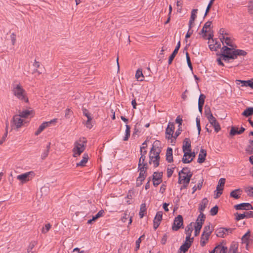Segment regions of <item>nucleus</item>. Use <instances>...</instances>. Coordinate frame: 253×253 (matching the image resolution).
<instances>
[{
    "instance_id": "1",
    "label": "nucleus",
    "mask_w": 253,
    "mask_h": 253,
    "mask_svg": "<svg viewBox=\"0 0 253 253\" xmlns=\"http://www.w3.org/2000/svg\"><path fill=\"white\" fill-rule=\"evenodd\" d=\"M12 91L17 99L26 103L28 102L29 99L27 93L20 84H13Z\"/></svg>"
},
{
    "instance_id": "2",
    "label": "nucleus",
    "mask_w": 253,
    "mask_h": 253,
    "mask_svg": "<svg viewBox=\"0 0 253 253\" xmlns=\"http://www.w3.org/2000/svg\"><path fill=\"white\" fill-rule=\"evenodd\" d=\"M221 57L225 62H229L230 59H236L235 56V49L226 46H223L221 49Z\"/></svg>"
},
{
    "instance_id": "3",
    "label": "nucleus",
    "mask_w": 253,
    "mask_h": 253,
    "mask_svg": "<svg viewBox=\"0 0 253 253\" xmlns=\"http://www.w3.org/2000/svg\"><path fill=\"white\" fill-rule=\"evenodd\" d=\"M86 140L83 137L77 141L74 144V147L73 149V157H77L80 156L85 149Z\"/></svg>"
},
{
    "instance_id": "4",
    "label": "nucleus",
    "mask_w": 253,
    "mask_h": 253,
    "mask_svg": "<svg viewBox=\"0 0 253 253\" xmlns=\"http://www.w3.org/2000/svg\"><path fill=\"white\" fill-rule=\"evenodd\" d=\"M192 175L193 173L188 168H183L178 173V183L181 184L183 182L189 183Z\"/></svg>"
},
{
    "instance_id": "5",
    "label": "nucleus",
    "mask_w": 253,
    "mask_h": 253,
    "mask_svg": "<svg viewBox=\"0 0 253 253\" xmlns=\"http://www.w3.org/2000/svg\"><path fill=\"white\" fill-rule=\"evenodd\" d=\"M35 175L34 171H31L17 176V179L24 183L32 179Z\"/></svg>"
},
{
    "instance_id": "6",
    "label": "nucleus",
    "mask_w": 253,
    "mask_h": 253,
    "mask_svg": "<svg viewBox=\"0 0 253 253\" xmlns=\"http://www.w3.org/2000/svg\"><path fill=\"white\" fill-rule=\"evenodd\" d=\"M22 118L18 114L15 115L12 118V120L11 123V126L12 129H18L21 127L23 124V120Z\"/></svg>"
},
{
    "instance_id": "7",
    "label": "nucleus",
    "mask_w": 253,
    "mask_h": 253,
    "mask_svg": "<svg viewBox=\"0 0 253 253\" xmlns=\"http://www.w3.org/2000/svg\"><path fill=\"white\" fill-rule=\"evenodd\" d=\"M234 230V228L220 227L215 230V234L218 237L224 238L230 233H232Z\"/></svg>"
},
{
    "instance_id": "8",
    "label": "nucleus",
    "mask_w": 253,
    "mask_h": 253,
    "mask_svg": "<svg viewBox=\"0 0 253 253\" xmlns=\"http://www.w3.org/2000/svg\"><path fill=\"white\" fill-rule=\"evenodd\" d=\"M183 220L182 215H178L174 219L172 230L173 231L178 230L183 226Z\"/></svg>"
},
{
    "instance_id": "9",
    "label": "nucleus",
    "mask_w": 253,
    "mask_h": 253,
    "mask_svg": "<svg viewBox=\"0 0 253 253\" xmlns=\"http://www.w3.org/2000/svg\"><path fill=\"white\" fill-rule=\"evenodd\" d=\"M235 220L239 221L244 218H250L253 217V211H247L244 212L243 213H239L236 212L235 213Z\"/></svg>"
},
{
    "instance_id": "10",
    "label": "nucleus",
    "mask_w": 253,
    "mask_h": 253,
    "mask_svg": "<svg viewBox=\"0 0 253 253\" xmlns=\"http://www.w3.org/2000/svg\"><path fill=\"white\" fill-rule=\"evenodd\" d=\"M242 243L246 244V248L248 250L249 245L253 242V239L251 238V231L248 230L247 232L242 237Z\"/></svg>"
},
{
    "instance_id": "11",
    "label": "nucleus",
    "mask_w": 253,
    "mask_h": 253,
    "mask_svg": "<svg viewBox=\"0 0 253 253\" xmlns=\"http://www.w3.org/2000/svg\"><path fill=\"white\" fill-rule=\"evenodd\" d=\"M195 157V152L187 151L184 153V156L182 159V161L184 164L189 163L193 161Z\"/></svg>"
},
{
    "instance_id": "12",
    "label": "nucleus",
    "mask_w": 253,
    "mask_h": 253,
    "mask_svg": "<svg viewBox=\"0 0 253 253\" xmlns=\"http://www.w3.org/2000/svg\"><path fill=\"white\" fill-rule=\"evenodd\" d=\"M162 217L163 212L162 211H158L153 220V228L154 230H156L159 226L162 220Z\"/></svg>"
},
{
    "instance_id": "13",
    "label": "nucleus",
    "mask_w": 253,
    "mask_h": 253,
    "mask_svg": "<svg viewBox=\"0 0 253 253\" xmlns=\"http://www.w3.org/2000/svg\"><path fill=\"white\" fill-rule=\"evenodd\" d=\"M234 208L236 210H246L249 211L253 210V207L249 203H243L234 206Z\"/></svg>"
},
{
    "instance_id": "14",
    "label": "nucleus",
    "mask_w": 253,
    "mask_h": 253,
    "mask_svg": "<svg viewBox=\"0 0 253 253\" xmlns=\"http://www.w3.org/2000/svg\"><path fill=\"white\" fill-rule=\"evenodd\" d=\"M210 118L208 119L211 125L212 126L216 132H218L221 129L219 124L213 116H210Z\"/></svg>"
},
{
    "instance_id": "15",
    "label": "nucleus",
    "mask_w": 253,
    "mask_h": 253,
    "mask_svg": "<svg viewBox=\"0 0 253 253\" xmlns=\"http://www.w3.org/2000/svg\"><path fill=\"white\" fill-rule=\"evenodd\" d=\"M160 150L158 147L155 148L154 146L152 147L150 153L149 159L150 160H153L155 158H160Z\"/></svg>"
},
{
    "instance_id": "16",
    "label": "nucleus",
    "mask_w": 253,
    "mask_h": 253,
    "mask_svg": "<svg viewBox=\"0 0 253 253\" xmlns=\"http://www.w3.org/2000/svg\"><path fill=\"white\" fill-rule=\"evenodd\" d=\"M191 140L189 138H185L183 142L182 150L184 152L191 151Z\"/></svg>"
},
{
    "instance_id": "17",
    "label": "nucleus",
    "mask_w": 253,
    "mask_h": 253,
    "mask_svg": "<svg viewBox=\"0 0 253 253\" xmlns=\"http://www.w3.org/2000/svg\"><path fill=\"white\" fill-rule=\"evenodd\" d=\"M193 240H194L193 238H192L191 240H190L188 241H186V240L184 243L183 244H182L180 247L179 250H180V252H182V253H185V252L188 251L189 248L191 246V244L193 241Z\"/></svg>"
},
{
    "instance_id": "18",
    "label": "nucleus",
    "mask_w": 253,
    "mask_h": 253,
    "mask_svg": "<svg viewBox=\"0 0 253 253\" xmlns=\"http://www.w3.org/2000/svg\"><path fill=\"white\" fill-rule=\"evenodd\" d=\"M174 126L173 123H169L167 128L166 130V134L169 135V136L168 137H167V138L168 139H170V138H171L173 137V134L174 132Z\"/></svg>"
},
{
    "instance_id": "19",
    "label": "nucleus",
    "mask_w": 253,
    "mask_h": 253,
    "mask_svg": "<svg viewBox=\"0 0 253 253\" xmlns=\"http://www.w3.org/2000/svg\"><path fill=\"white\" fill-rule=\"evenodd\" d=\"M138 168L140 171L138 177L145 179L147 176L146 171L148 169V167H146V164H144L142 166H141L140 164H139L138 165Z\"/></svg>"
},
{
    "instance_id": "20",
    "label": "nucleus",
    "mask_w": 253,
    "mask_h": 253,
    "mask_svg": "<svg viewBox=\"0 0 253 253\" xmlns=\"http://www.w3.org/2000/svg\"><path fill=\"white\" fill-rule=\"evenodd\" d=\"M193 230V229L192 222H191L189 224H188V226H186L185 228V232L186 235L185 239H186V241H188L190 240H191V236Z\"/></svg>"
},
{
    "instance_id": "21",
    "label": "nucleus",
    "mask_w": 253,
    "mask_h": 253,
    "mask_svg": "<svg viewBox=\"0 0 253 253\" xmlns=\"http://www.w3.org/2000/svg\"><path fill=\"white\" fill-rule=\"evenodd\" d=\"M227 248L226 247L218 245L212 251V253H227Z\"/></svg>"
},
{
    "instance_id": "22",
    "label": "nucleus",
    "mask_w": 253,
    "mask_h": 253,
    "mask_svg": "<svg viewBox=\"0 0 253 253\" xmlns=\"http://www.w3.org/2000/svg\"><path fill=\"white\" fill-rule=\"evenodd\" d=\"M198 11V9H194L191 11V15L190 18V20L189 21V29H191L193 26L194 22L197 17V13Z\"/></svg>"
},
{
    "instance_id": "23",
    "label": "nucleus",
    "mask_w": 253,
    "mask_h": 253,
    "mask_svg": "<svg viewBox=\"0 0 253 253\" xmlns=\"http://www.w3.org/2000/svg\"><path fill=\"white\" fill-rule=\"evenodd\" d=\"M180 47V42L179 41L177 44V45L176 46L174 51L171 54V55L169 56V59L168 63L169 65L171 64L172 63V60H173L174 58L175 57L176 55L177 54L178 51Z\"/></svg>"
},
{
    "instance_id": "24",
    "label": "nucleus",
    "mask_w": 253,
    "mask_h": 253,
    "mask_svg": "<svg viewBox=\"0 0 253 253\" xmlns=\"http://www.w3.org/2000/svg\"><path fill=\"white\" fill-rule=\"evenodd\" d=\"M207 156L206 150L204 149H201L200 151V153L198 156L197 162L199 163H203L205 162L206 157Z\"/></svg>"
},
{
    "instance_id": "25",
    "label": "nucleus",
    "mask_w": 253,
    "mask_h": 253,
    "mask_svg": "<svg viewBox=\"0 0 253 253\" xmlns=\"http://www.w3.org/2000/svg\"><path fill=\"white\" fill-rule=\"evenodd\" d=\"M21 118H27L29 116L34 115L33 110H25L22 111H19L18 114Z\"/></svg>"
},
{
    "instance_id": "26",
    "label": "nucleus",
    "mask_w": 253,
    "mask_h": 253,
    "mask_svg": "<svg viewBox=\"0 0 253 253\" xmlns=\"http://www.w3.org/2000/svg\"><path fill=\"white\" fill-rule=\"evenodd\" d=\"M242 192V190L240 188H238L231 191L230 194V196L235 199H238L240 198Z\"/></svg>"
},
{
    "instance_id": "27",
    "label": "nucleus",
    "mask_w": 253,
    "mask_h": 253,
    "mask_svg": "<svg viewBox=\"0 0 253 253\" xmlns=\"http://www.w3.org/2000/svg\"><path fill=\"white\" fill-rule=\"evenodd\" d=\"M208 204V200L206 198H204L202 200V201L200 204V206H199V211L200 213H203V212L205 210Z\"/></svg>"
},
{
    "instance_id": "28",
    "label": "nucleus",
    "mask_w": 253,
    "mask_h": 253,
    "mask_svg": "<svg viewBox=\"0 0 253 253\" xmlns=\"http://www.w3.org/2000/svg\"><path fill=\"white\" fill-rule=\"evenodd\" d=\"M166 160L169 163L173 162L172 149L168 147L166 152Z\"/></svg>"
},
{
    "instance_id": "29",
    "label": "nucleus",
    "mask_w": 253,
    "mask_h": 253,
    "mask_svg": "<svg viewBox=\"0 0 253 253\" xmlns=\"http://www.w3.org/2000/svg\"><path fill=\"white\" fill-rule=\"evenodd\" d=\"M56 121L57 119H54L49 122H44L40 125L39 128L42 131L46 127L48 126L50 124H52V123L56 122Z\"/></svg>"
},
{
    "instance_id": "30",
    "label": "nucleus",
    "mask_w": 253,
    "mask_h": 253,
    "mask_svg": "<svg viewBox=\"0 0 253 253\" xmlns=\"http://www.w3.org/2000/svg\"><path fill=\"white\" fill-rule=\"evenodd\" d=\"M210 228V225H207L204 227L202 234L206 235V240H209V237L212 233V230H211Z\"/></svg>"
},
{
    "instance_id": "31",
    "label": "nucleus",
    "mask_w": 253,
    "mask_h": 253,
    "mask_svg": "<svg viewBox=\"0 0 253 253\" xmlns=\"http://www.w3.org/2000/svg\"><path fill=\"white\" fill-rule=\"evenodd\" d=\"M88 156L87 154H84L82 160L78 163L77 164V167H84L87 162Z\"/></svg>"
},
{
    "instance_id": "32",
    "label": "nucleus",
    "mask_w": 253,
    "mask_h": 253,
    "mask_svg": "<svg viewBox=\"0 0 253 253\" xmlns=\"http://www.w3.org/2000/svg\"><path fill=\"white\" fill-rule=\"evenodd\" d=\"M146 204L143 203L140 205V211L139 215L140 218H142L144 216L145 214L146 213Z\"/></svg>"
},
{
    "instance_id": "33",
    "label": "nucleus",
    "mask_w": 253,
    "mask_h": 253,
    "mask_svg": "<svg viewBox=\"0 0 253 253\" xmlns=\"http://www.w3.org/2000/svg\"><path fill=\"white\" fill-rule=\"evenodd\" d=\"M237 81L242 84V86H250L252 88V86H253V79L248 81L237 80Z\"/></svg>"
},
{
    "instance_id": "34",
    "label": "nucleus",
    "mask_w": 253,
    "mask_h": 253,
    "mask_svg": "<svg viewBox=\"0 0 253 253\" xmlns=\"http://www.w3.org/2000/svg\"><path fill=\"white\" fill-rule=\"evenodd\" d=\"M249 144L247 146L246 148V151L249 154H253V140H249Z\"/></svg>"
},
{
    "instance_id": "35",
    "label": "nucleus",
    "mask_w": 253,
    "mask_h": 253,
    "mask_svg": "<svg viewBox=\"0 0 253 253\" xmlns=\"http://www.w3.org/2000/svg\"><path fill=\"white\" fill-rule=\"evenodd\" d=\"M253 114V107H248L242 113V115L245 117H249Z\"/></svg>"
},
{
    "instance_id": "36",
    "label": "nucleus",
    "mask_w": 253,
    "mask_h": 253,
    "mask_svg": "<svg viewBox=\"0 0 253 253\" xmlns=\"http://www.w3.org/2000/svg\"><path fill=\"white\" fill-rule=\"evenodd\" d=\"M203 223L202 222H197L196 225L195 226L194 235L197 236L200 232V230L202 227Z\"/></svg>"
},
{
    "instance_id": "37",
    "label": "nucleus",
    "mask_w": 253,
    "mask_h": 253,
    "mask_svg": "<svg viewBox=\"0 0 253 253\" xmlns=\"http://www.w3.org/2000/svg\"><path fill=\"white\" fill-rule=\"evenodd\" d=\"M135 77L136 79L139 81H143L144 80V77L142 73V71L141 69H138L136 71Z\"/></svg>"
},
{
    "instance_id": "38",
    "label": "nucleus",
    "mask_w": 253,
    "mask_h": 253,
    "mask_svg": "<svg viewBox=\"0 0 253 253\" xmlns=\"http://www.w3.org/2000/svg\"><path fill=\"white\" fill-rule=\"evenodd\" d=\"M220 43L217 41L215 42L214 44L210 43L209 45L210 49L212 51L217 50L218 48H220Z\"/></svg>"
},
{
    "instance_id": "39",
    "label": "nucleus",
    "mask_w": 253,
    "mask_h": 253,
    "mask_svg": "<svg viewBox=\"0 0 253 253\" xmlns=\"http://www.w3.org/2000/svg\"><path fill=\"white\" fill-rule=\"evenodd\" d=\"M126 134L125 137L123 138L124 141H127L129 137H130V127L128 125H126Z\"/></svg>"
},
{
    "instance_id": "40",
    "label": "nucleus",
    "mask_w": 253,
    "mask_h": 253,
    "mask_svg": "<svg viewBox=\"0 0 253 253\" xmlns=\"http://www.w3.org/2000/svg\"><path fill=\"white\" fill-rule=\"evenodd\" d=\"M162 172H154L153 174V179L157 180V181L162 180Z\"/></svg>"
},
{
    "instance_id": "41",
    "label": "nucleus",
    "mask_w": 253,
    "mask_h": 253,
    "mask_svg": "<svg viewBox=\"0 0 253 253\" xmlns=\"http://www.w3.org/2000/svg\"><path fill=\"white\" fill-rule=\"evenodd\" d=\"M225 41V43L228 46L233 47L234 45L232 43V41L230 37H224V39H222V41Z\"/></svg>"
},
{
    "instance_id": "42",
    "label": "nucleus",
    "mask_w": 253,
    "mask_h": 253,
    "mask_svg": "<svg viewBox=\"0 0 253 253\" xmlns=\"http://www.w3.org/2000/svg\"><path fill=\"white\" fill-rule=\"evenodd\" d=\"M235 56H236V58L238 55H242L245 56L247 55V53L246 51L241 49H235Z\"/></svg>"
},
{
    "instance_id": "43",
    "label": "nucleus",
    "mask_w": 253,
    "mask_h": 253,
    "mask_svg": "<svg viewBox=\"0 0 253 253\" xmlns=\"http://www.w3.org/2000/svg\"><path fill=\"white\" fill-rule=\"evenodd\" d=\"M203 179H202L201 182H198V183L197 184V186L195 185L193 186V187L192 188V190H193V191L192 192V194H194L195 192V191L197 190V189L200 190L201 189L202 185H203Z\"/></svg>"
},
{
    "instance_id": "44",
    "label": "nucleus",
    "mask_w": 253,
    "mask_h": 253,
    "mask_svg": "<svg viewBox=\"0 0 253 253\" xmlns=\"http://www.w3.org/2000/svg\"><path fill=\"white\" fill-rule=\"evenodd\" d=\"M248 10L250 14H253V0H250L248 2Z\"/></svg>"
},
{
    "instance_id": "45",
    "label": "nucleus",
    "mask_w": 253,
    "mask_h": 253,
    "mask_svg": "<svg viewBox=\"0 0 253 253\" xmlns=\"http://www.w3.org/2000/svg\"><path fill=\"white\" fill-rule=\"evenodd\" d=\"M205 114L206 115V117L208 119L210 118V116H213L212 114L210 108L209 107H207V106H205Z\"/></svg>"
},
{
    "instance_id": "46",
    "label": "nucleus",
    "mask_w": 253,
    "mask_h": 253,
    "mask_svg": "<svg viewBox=\"0 0 253 253\" xmlns=\"http://www.w3.org/2000/svg\"><path fill=\"white\" fill-rule=\"evenodd\" d=\"M219 38L222 42H223L222 39H224L225 35H228V34L225 32L224 29L221 28L219 30Z\"/></svg>"
},
{
    "instance_id": "47",
    "label": "nucleus",
    "mask_w": 253,
    "mask_h": 253,
    "mask_svg": "<svg viewBox=\"0 0 253 253\" xmlns=\"http://www.w3.org/2000/svg\"><path fill=\"white\" fill-rule=\"evenodd\" d=\"M206 235L203 234H202L200 240V245L202 247H204L206 245L207 241L209 240H206Z\"/></svg>"
},
{
    "instance_id": "48",
    "label": "nucleus",
    "mask_w": 253,
    "mask_h": 253,
    "mask_svg": "<svg viewBox=\"0 0 253 253\" xmlns=\"http://www.w3.org/2000/svg\"><path fill=\"white\" fill-rule=\"evenodd\" d=\"M206 218L205 215L203 213H200V214L199 215L197 219L196 220V224H197V222H202L203 224L204 221H205V219Z\"/></svg>"
},
{
    "instance_id": "49",
    "label": "nucleus",
    "mask_w": 253,
    "mask_h": 253,
    "mask_svg": "<svg viewBox=\"0 0 253 253\" xmlns=\"http://www.w3.org/2000/svg\"><path fill=\"white\" fill-rule=\"evenodd\" d=\"M238 247L236 244H232L230 246L228 253H237Z\"/></svg>"
},
{
    "instance_id": "50",
    "label": "nucleus",
    "mask_w": 253,
    "mask_h": 253,
    "mask_svg": "<svg viewBox=\"0 0 253 253\" xmlns=\"http://www.w3.org/2000/svg\"><path fill=\"white\" fill-rule=\"evenodd\" d=\"M145 237V235H143L141 236L136 241L135 244H136V247H135V251H137L140 247V244L141 242L142 239H144Z\"/></svg>"
},
{
    "instance_id": "51",
    "label": "nucleus",
    "mask_w": 253,
    "mask_h": 253,
    "mask_svg": "<svg viewBox=\"0 0 253 253\" xmlns=\"http://www.w3.org/2000/svg\"><path fill=\"white\" fill-rule=\"evenodd\" d=\"M51 225L50 223H47L45 225V227H43L42 230V232L43 234H46L48 232L49 229L51 228Z\"/></svg>"
},
{
    "instance_id": "52",
    "label": "nucleus",
    "mask_w": 253,
    "mask_h": 253,
    "mask_svg": "<svg viewBox=\"0 0 253 253\" xmlns=\"http://www.w3.org/2000/svg\"><path fill=\"white\" fill-rule=\"evenodd\" d=\"M206 96L203 94H201L198 100V105H203L205 102Z\"/></svg>"
},
{
    "instance_id": "53",
    "label": "nucleus",
    "mask_w": 253,
    "mask_h": 253,
    "mask_svg": "<svg viewBox=\"0 0 253 253\" xmlns=\"http://www.w3.org/2000/svg\"><path fill=\"white\" fill-rule=\"evenodd\" d=\"M186 60L187 63L188 64V67L190 69L191 71L193 70L192 65L190 60V58L189 57V54L187 52H186Z\"/></svg>"
},
{
    "instance_id": "54",
    "label": "nucleus",
    "mask_w": 253,
    "mask_h": 253,
    "mask_svg": "<svg viewBox=\"0 0 253 253\" xmlns=\"http://www.w3.org/2000/svg\"><path fill=\"white\" fill-rule=\"evenodd\" d=\"M159 160L160 158H155L153 159V160L149 161V163L151 164L152 162H153L154 164V167L155 168H156L159 166Z\"/></svg>"
},
{
    "instance_id": "55",
    "label": "nucleus",
    "mask_w": 253,
    "mask_h": 253,
    "mask_svg": "<svg viewBox=\"0 0 253 253\" xmlns=\"http://www.w3.org/2000/svg\"><path fill=\"white\" fill-rule=\"evenodd\" d=\"M218 207L217 206H215L210 211L211 215L212 216L216 215L218 212Z\"/></svg>"
},
{
    "instance_id": "56",
    "label": "nucleus",
    "mask_w": 253,
    "mask_h": 253,
    "mask_svg": "<svg viewBox=\"0 0 253 253\" xmlns=\"http://www.w3.org/2000/svg\"><path fill=\"white\" fill-rule=\"evenodd\" d=\"M237 132H239L238 128L237 127L232 126L230 130V134L231 135L239 134V133H236Z\"/></svg>"
},
{
    "instance_id": "57",
    "label": "nucleus",
    "mask_w": 253,
    "mask_h": 253,
    "mask_svg": "<svg viewBox=\"0 0 253 253\" xmlns=\"http://www.w3.org/2000/svg\"><path fill=\"white\" fill-rule=\"evenodd\" d=\"M146 156H141L139 160L138 165L140 164L141 166H143L144 164H146V167H147V163L145 162Z\"/></svg>"
},
{
    "instance_id": "58",
    "label": "nucleus",
    "mask_w": 253,
    "mask_h": 253,
    "mask_svg": "<svg viewBox=\"0 0 253 253\" xmlns=\"http://www.w3.org/2000/svg\"><path fill=\"white\" fill-rule=\"evenodd\" d=\"M245 191L249 196H253V187H249L245 189Z\"/></svg>"
},
{
    "instance_id": "59",
    "label": "nucleus",
    "mask_w": 253,
    "mask_h": 253,
    "mask_svg": "<svg viewBox=\"0 0 253 253\" xmlns=\"http://www.w3.org/2000/svg\"><path fill=\"white\" fill-rule=\"evenodd\" d=\"M36 245V242H35V241L31 242L30 243V244L27 248V252L28 253L30 252L33 250V249L34 248V247Z\"/></svg>"
},
{
    "instance_id": "60",
    "label": "nucleus",
    "mask_w": 253,
    "mask_h": 253,
    "mask_svg": "<svg viewBox=\"0 0 253 253\" xmlns=\"http://www.w3.org/2000/svg\"><path fill=\"white\" fill-rule=\"evenodd\" d=\"M145 178H142L138 177L136 179V185L137 187L140 186L142 184V182L144 180Z\"/></svg>"
},
{
    "instance_id": "61",
    "label": "nucleus",
    "mask_w": 253,
    "mask_h": 253,
    "mask_svg": "<svg viewBox=\"0 0 253 253\" xmlns=\"http://www.w3.org/2000/svg\"><path fill=\"white\" fill-rule=\"evenodd\" d=\"M83 112L84 115L86 117L87 119H88V118H92L90 115V114L87 109L85 108L83 109Z\"/></svg>"
},
{
    "instance_id": "62",
    "label": "nucleus",
    "mask_w": 253,
    "mask_h": 253,
    "mask_svg": "<svg viewBox=\"0 0 253 253\" xmlns=\"http://www.w3.org/2000/svg\"><path fill=\"white\" fill-rule=\"evenodd\" d=\"M91 120L92 118H88V119H87V121L86 122L85 126L88 128H91L92 127V125H91Z\"/></svg>"
},
{
    "instance_id": "63",
    "label": "nucleus",
    "mask_w": 253,
    "mask_h": 253,
    "mask_svg": "<svg viewBox=\"0 0 253 253\" xmlns=\"http://www.w3.org/2000/svg\"><path fill=\"white\" fill-rule=\"evenodd\" d=\"M182 131L181 127H179L177 130L176 131L174 135H173V137L174 139H176L177 137H178L179 134L181 133V132Z\"/></svg>"
},
{
    "instance_id": "64",
    "label": "nucleus",
    "mask_w": 253,
    "mask_h": 253,
    "mask_svg": "<svg viewBox=\"0 0 253 253\" xmlns=\"http://www.w3.org/2000/svg\"><path fill=\"white\" fill-rule=\"evenodd\" d=\"M225 179L223 178H221L218 181L217 185H218V186H221L223 188V186L225 184Z\"/></svg>"
}]
</instances>
